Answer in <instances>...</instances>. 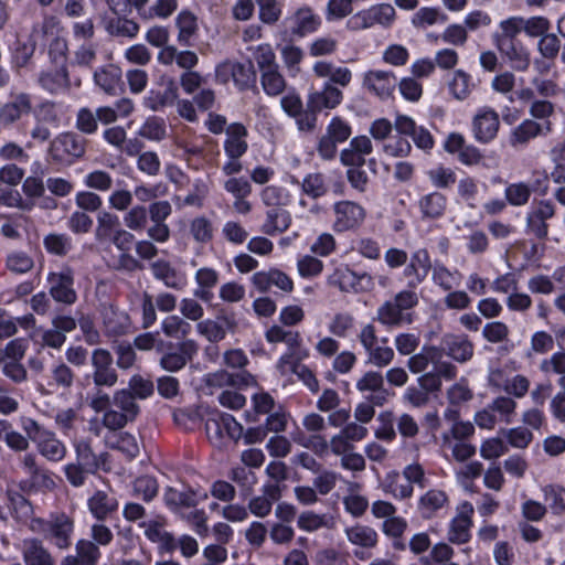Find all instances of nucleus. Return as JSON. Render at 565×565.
Segmentation results:
<instances>
[{"mask_svg": "<svg viewBox=\"0 0 565 565\" xmlns=\"http://www.w3.org/2000/svg\"><path fill=\"white\" fill-rule=\"evenodd\" d=\"M343 99V93L331 83H327L321 90L313 92L309 95L307 106L312 113L322 109H333L338 107Z\"/></svg>", "mask_w": 565, "mask_h": 565, "instance_id": "19", "label": "nucleus"}, {"mask_svg": "<svg viewBox=\"0 0 565 565\" xmlns=\"http://www.w3.org/2000/svg\"><path fill=\"white\" fill-rule=\"evenodd\" d=\"M88 508L90 513L97 520H105L109 514L118 508L116 498L108 495L104 491H97L89 500Z\"/></svg>", "mask_w": 565, "mask_h": 565, "instance_id": "37", "label": "nucleus"}, {"mask_svg": "<svg viewBox=\"0 0 565 565\" xmlns=\"http://www.w3.org/2000/svg\"><path fill=\"white\" fill-rule=\"evenodd\" d=\"M370 279L366 274L358 276L348 266L335 268L332 275L329 276L328 281L330 285L337 286L341 291L349 292L355 290L360 280Z\"/></svg>", "mask_w": 565, "mask_h": 565, "instance_id": "36", "label": "nucleus"}, {"mask_svg": "<svg viewBox=\"0 0 565 565\" xmlns=\"http://www.w3.org/2000/svg\"><path fill=\"white\" fill-rule=\"evenodd\" d=\"M448 356L459 363L469 361L473 355V344L466 337L446 334L441 339L440 348Z\"/></svg>", "mask_w": 565, "mask_h": 565, "instance_id": "21", "label": "nucleus"}, {"mask_svg": "<svg viewBox=\"0 0 565 565\" xmlns=\"http://www.w3.org/2000/svg\"><path fill=\"white\" fill-rule=\"evenodd\" d=\"M94 79L104 92L114 94L120 81V70L113 65L103 67L95 72Z\"/></svg>", "mask_w": 565, "mask_h": 565, "instance_id": "49", "label": "nucleus"}, {"mask_svg": "<svg viewBox=\"0 0 565 565\" xmlns=\"http://www.w3.org/2000/svg\"><path fill=\"white\" fill-rule=\"evenodd\" d=\"M35 444L39 452L50 461H61L66 455V447L52 431H43Z\"/></svg>", "mask_w": 565, "mask_h": 565, "instance_id": "28", "label": "nucleus"}, {"mask_svg": "<svg viewBox=\"0 0 565 565\" xmlns=\"http://www.w3.org/2000/svg\"><path fill=\"white\" fill-rule=\"evenodd\" d=\"M32 110V98L26 93L17 94L12 100L0 106V125L9 127Z\"/></svg>", "mask_w": 565, "mask_h": 565, "instance_id": "13", "label": "nucleus"}, {"mask_svg": "<svg viewBox=\"0 0 565 565\" xmlns=\"http://www.w3.org/2000/svg\"><path fill=\"white\" fill-rule=\"evenodd\" d=\"M265 338L269 343H286L289 348L287 353H292L297 350H303V348H301V338L299 332L285 330L279 326H271L266 331Z\"/></svg>", "mask_w": 565, "mask_h": 565, "instance_id": "42", "label": "nucleus"}, {"mask_svg": "<svg viewBox=\"0 0 565 565\" xmlns=\"http://www.w3.org/2000/svg\"><path fill=\"white\" fill-rule=\"evenodd\" d=\"M555 214V207L550 201H540L527 214L526 224L530 232L537 238H545L548 233L546 221Z\"/></svg>", "mask_w": 565, "mask_h": 565, "instance_id": "16", "label": "nucleus"}, {"mask_svg": "<svg viewBox=\"0 0 565 565\" xmlns=\"http://www.w3.org/2000/svg\"><path fill=\"white\" fill-rule=\"evenodd\" d=\"M439 355L440 350L437 347H424L420 352L411 354L407 367L414 374L423 373Z\"/></svg>", "mask_w": 565, "mask_h": 565, "instance_id": "46", "label": "nucleus"}, {"mask_svg": "<svg viewBox=\"0 0 565 565\" xmlns=\"http://www.w3.org/2000/svg\"><path fill=\"white\" fill-rule=\"evenodd\" d=\"M102 317L104 328L110 335L124 334L129 327L128 316L111 306L103 308Z\"/></svg>", "mask_w": 565, "mask_h": 565, "instance_id": "33", "label": "nucleus"}, {"mask_svg": "<svg viewBox=\"0 0 565 565\" xmlns=\"http://www.w3.org/2000/svg\"><path fill=\"white\" fill-rule=\"evenodd\" d=\"M498 50L516 71H526L530 66V51L518 39L497 43Z\"/></svg>", "mask_w": 565, "mask_h": 565, "instance_id": "22", "label": "nucleus"}, {"mask_svg": "<svg viewBox=\"0 0 565 565\" xmlns=\"http://www.w3.org/2000/svg\"><path fill=\"white\" fill-rule=\"evenodd\" d=\"M475 138L483 143L494 139L500 127L499 115L491 108L484 107L478 110L472 121Z\"/></svg>", "mask_w": 565, "mask_h": 565, "instance_id": "11", "label": "nucleus"}, {"mask_svg": "<svg viewBox=\"0 0 565 565\" xmlns=\"http://www.w3.org/2000/svg\"><path fill=\"white\" fill-rule=\"evenodd\" d=\"M39 84L52 95L67 92L71 88V78L66 65H57L54 70L42 72Z\"/></svg>", "mask_w": 565, "mask_h": 565, "instance_id": "20", "label": "nucleus"}, {"mask_svg": "<svg viewBox=\"0 0 565 565\" xmlns=\"http://www.w3.org/2000/svg\"><path fill=\"white\" fill-rule=\"evenodd\" d=\"M290 214L285 207L269 209L266 212L262 231L267 235H275L285 232L290 226Z\"/></svg>", "mask_w": 565, "mask_h": 565, "instance_id": "31", "label": "nucleus"}, {"mask_svg": "<svg viewBox=\"0 0 565 565\" xmlns=\"http://www.w3.org/2000/svg\"><path fill=\"white\" fill-rule=\"evenodd\" d=\"M35 120L30 136L33 140L45 142L51 136V127L57 128L61 122V116L57 110L56 103L53 100H44L31 110Z\"/></svg>", "mask_w": 565, "mask_h": 565, "instance_id": "4", "label": "nucleus"}, {"mask_svg": "<svg viewBox=\"0 0 565 565\" xmlns=\"http://www.w3.org/2000/svg\"><path fill=\"white\" fill-rule=\"evenodd\" d=\"M236 321L233 316H220L216 320L206 319L198 322L196 331L210 342L223 340L227 332H234Z\"/></svg>", "mask_w": 565, "mask_h": 565, "instance_id": "14", "label": "nucleus"}, {"mask_svg": "<svg viewBox=\"0 0 565 565\" xmlns=\"http://www.w3.org/2000/svg\"><path fill=\"white\" fill-rule=\"evenodd\" d=\"M64 33V28L58 18L45 15L43 20L35 24L32 30V39L36 41H51Z\"/></svg>", "mask_w": 565, "mask_h": 565, "instance_id": "34", "label": "nucleus"}, {"mask_svg": "<svg viewBox=\"0 0 565 565\" xmlns=\"http://www.w3.org/2000/svg\"><path fill=\"white\" fill-rule=\"evenodd\" d=\"M312 71L320 78H329L328 83L334 86L347 87L352 82V72L349 67L337 66L328 61H318Z\"/></svg>", "mask_w": 565, "mask_h": 565, "instance_id": "24", "label": "nucleus"}, {"mask_svg": "<svg viewBox=\"0 0 565 565\" xmlns=\"http://www.w3.org/2000/svg\"><path fill=\"white\" fill-rule=\"evenodd\" d=\"M246 128L241 124H232L226 128L224 150L228 158H241L247 150Z\"/></svg>", "mask_w": 565, "mask_h": 565, "instance_id": "27", "label": "nucleus"}, {"mask_svg": "<svg viewBox=\"0 0 565 565\" xmlns=\"http://www.w3.org/2000/svg\"><path fill=\"white\" fill-rule=\"evenodd\" d=\"M85 153V140L78 135L66 131L55 136L49 146L47 154L56 163H72Z\"/></svg>", "mask_w": 565, "mask_h": 565, "instance_id": "2", "label": "nucleus"}, {"mask_svg": "<svg viewBox=\"0 0 565 565\" xmlns=\"http://www.w3.org/2000/svg\"><path fill=\"white\" fill-rule=\"evenodd\" d=\"M348 540L358 546L372 548L377 544V533L374 529L356 524L345 530Z\"/></svg>", "mask_w": 565, "mask_h": 565, "instance_id": "44", "label": "nucleus"}, {"mask_svg": "<svg viewBox=\"0 0 565 565\" xmlns=\"http://www.w3.org/2000/svg\"><path fill=\"white\" fill-rule=\"evenodd\" d=\"M362 85L379 98L386 99L395 90L396 77L393 72L371 70L363 75Z\"/></svg>", "mask_w": 565, "mask_h": 565, "instance_id": "9", "label": "nucleus"}, {"mask_svg": "<svg viewBox=\"0 0 565 565\" xmlns=\"http://www.w3.org/2000/svg\"><path fill=\"white\" fill-rule=\"evenodd\" d=\"M6 267L13 274H25L34 267V260L24 252H12L6 258Z\"/></svg>", "mask_w": 565, "mask_h": 565, "instance_id": "56", "label": "nucleus"}, {"mask_svg": "<svg viewBox=\"0 0 565 565\" xmlns=\"http://www.w3.org/2000/svg\"><path fill=\"white\" fill-rule=\"evenodd\" d=\"M381 342L382 344L379 342L372 347V349L366 351L367 362L376 367H385L390 365L395 358L394 350L386 345L387 340L382 339Z\"/></svg>", "mask_w": 565, "mask_h": 565, "instance_id": "51", "label": "nucleus"}, {"mask_svg": "<svg viewBox=\"0 0 565 565\" xmlns=\"http://www.w3.org/2000/svg\"><path fill=\"white\" fill-rule=\"evenodd\" d=\"M282 62L291 76L300 73V63L303 58V51L296 45H286L281 50Z\"/></svg>", "mask_w": 565, "mask_h": 565, "instance_id": "61", "label": "nucleus"}, {"mask_svg": "<svg viewBox=\"0 0 565 565\" xmlns=\"http://www.w3.org/2000/svg\"><path fill=\"white\" fill-rule=\"evenodd\" d=\"M93 381L98 387H113L118 381V374L113 367V356L105 349H96L92 354Z\"/></svg>", "mask_w": 565, "mask_h": 565, "instance_id": "7", "label": "nucleus"}, {"mask_svg": "<svg viewBox=\"0 0 565 565\" xmlns=\"http://www.w3.org/2000/svg\"><path fill=\"white\" fill-rule=\"evenodd\" d=\"M161 328L167 337L174 339H183L191 332V324L175 315L164 318Z\"/></svg>", "mask_w": 565, "mask_h": 565, "instance_id": "52", "label": "nucleus"}, {"mask_svg": "<svg viewBox=\"0 0 565 565\" xmlns=\"http://www.w3.org/2000/svg\"><path fill=\"white\" fill-rule=\"evenodd\" d=\"M449 89L456 99H466L471 93L469 75L461 70L456 71L452 79L449 82Z\"/></svg>", "mask_w": 565, "mask_h": 565, "instance_id": "63", "label": "nucleus"}, {"mask_svg": "<svg viewBox=\"0 0 565 565\" xmlns=\"http://www.w3.org/2000/svg\"><path fill=\"white\" fill-rule=\"evenodd\" d=\"M153 276L163 281V284L173 289H181L183 285L182 277L178 271L166 260H157L151 264Z\"/></svg>", "mask_w": 565, "mask_h": 565, "instance_id": "45", "label": "nucleus"}, {"mask_svg": "<svg viewBox=\"0 0 565 565\" xmlns=\"http://www.w3.org/2000/svg\"><path fill=\"white\" fill-rule=\"evenodd\" d=\"M32 527L34 531L41 532L60 550H65L71 545L74 524L66 514L54 515L47 521L34 520Z\"/></svg>", "mask_w": 565, "mask_h": 565, "instance_id": "3", "label": "nucleus"}, {"mask_svg": "<svg viewBox=\"0 0 565 565\" xmlns=\"http://www.w3.org/2000/svg\"><path fill=\"white\" fill-rule=\"evenodd\" d=\"M49 291L57 302L72 305L76 301L77 295L73 288L74 277L71 269L66 268L57 273H50L47 276Z\"/></svg>", "mask_w": 565, "mask_h": 565, "instance_id": "8", "label": "nucleus"}, {"mask_svg": "<svg viewBox=\"0 0 565 565\" xmlns=\"http://www.w3.org/2000/svg\"><path fill=\"white\" fill-rule=\"evenodd\" d=\"M163 500L172 511H181L182 509L196 507L199 495L188 486L175 484L166 488Z\"/></svg>", "mask_w": 565, "mask_h": 565, "instance_id": "18", "label": "nucleus"}, {"mask_svg": "<svg viewBox=\"0 0 565 565\" xmlns=\"http://www.w3.org/2000/svg\"><path fill=\"white\" fill-rule=\"evenodd\" d=\"M430 268V259L426 249H419L412 255L411 263L406 268V275H413L415 280L411 281V286L422 282Z\"/></svg>", "mask_w": 565, "mask_h": 565, "instance_id": "43", "label": "nucleus"}, {"mask_svg": "<svg viewBox=\"0 0 565 565\" xmlns=\"http://www.w3.org/2000/svg\"><path fill=\"white\" fill-rule=\"evenodd\" d=\"M423 217L425 218H439L444 215L447 199L439 192H433L424 195L418 202Z\"/></svg>", "mask_w": 565, "mask_h": 565, "instance_id": "40", "label": "nucleus"}, {"mask_svg": "<svg viewBox=\"0 0 565 565\" xmlns=\"http://www.w3.org/2000/svg\"><path fill=\"white\" fill-rule=\"evenodd\" d=\"M354 318L349 312H337L329 322L328 329L338 338H345L353 329Z\"/></svg>", "mask_w": 565, "mask_h": 565, "instance_id": "57", "label": "nucleus"}, {"mask_svg": "<svg viewBox=\"0 0 565 565\" xmlns=\"http://www.w3.org/2000/svg\"><path fill=\"white\" fill-rule=\"evenodd\" d=\"M105 29L113 36L135 38L139 32V24L126 18H114L106 22Z\"/></svg>", "mask_w": 565, "mask_h": 565, "instance_id": "47", "label": "nucleus"}, {"mask_svg": "<svg viewBox=\"0 0 565 565\" xmlns=\"http://www.w3.org/2000/svg\"><path fill=\"white\" fill-rule=\"evenodd\" d=\"M141 526L145 527V535L148 540L153 543H157L160 548L170 552L175 548V542L166 527L163 521L154 520L149 521L147 523H142Z\"/></svg>", "mask_w": 565, "mask_h": 565, "instance_id": "29", "label": "nucleus"}, {"mask_svg": "<svg viewBox=\"0 0 565 565\" xmlns=\"http://www.w3.org/2000/svg\"><path fill=\"white\" fill-rule=\"evenodd\" d=\"M166 132L164 121L157 117H151L140 127L138 135L149 140L160 141L166 137Z\"/></svg>", "mask_w": 565, "mask_h": 565, "instance_id": "64", "label": "nucleus"}, {"mask_svg": "<svg viewBox=\"0 0 565 565\" xmlns=\"http://www.w3.org/2000/svg\"><path fill=\"white\" fill-rule=\"evenodd\" d=\"M544 500L553 514L561 515L565 513V488L556 484H547L542 489Z\"/></svg>", "mask_w": 565, "mask_h": 565, "instance_id": "53", "label": "nucleus"}, {"mask_svg": "<svg viewBox=\"0 0 565 565\" xmlns=\"http://www.w3.org/2000/svg\"><path fill=\"white\" fill-rule=\"evenodd\" d=\"M23 559L26 565H55L49 551L36 540L24 542Z\"/></svg>", "mask_w": 565, "mask_h": 565, "instance_id": "39", "label": "nucleus"}, {"mask_svg": "<svg viewBox=\"0 0 565 565\" xmlns=\"http://www.w3.org/2000/svg\"><path fill=\"white\" fill-rule=\"evenodd\" d=\"M308 355L309 352L307 349L297 350L292 353H285L279 359L277 369L281 374H287L288 372L295 373L311 392H317L319 390L318 380L311 370L301 364V361L307 359Z\"/></svg>", "mask_w": 565, "mask_h": 565, "instance_id": "6", "label": "nucleus"}, {"mask_svg": "<svg viewBox=\"0 0 565 565\" xmlns=\"http://www.w3.org/2000/svg\"><path fill=\"white\" fill-rule=\"evenodd\" d=\"M361 488L360 483L350 482L348 494L343 498L345 511L355 518L362 516L369 508V500L360 493Z\"/></svg>", "mask_w": 565, "mask_h": 565, "instance_id": "35", "label": "nucleus"}, {"mask_svg": "<svg viewBox=\"0 0 565 565\" xmlns=\"http://www.w3.org/2000/svg\"><path fill=\"white\" fill-rule=\"evenodd\" d=\"M356 390L360 393L373 394L371 401L376 406H382L386 403L388 392L384 387V377L377 371H367L356 381Z\"/></svg>", "mask_w": 565, "mask_h": 565, "instance_id": "17", "label": "nucleus"}, {"mask_svg": "<svg viewBox=\"0 0 565 565\" xmlns=\"http://www.w3.org/2000/svg\"><path fill=\"white\" fill-rule=\"evenodd\" d=\"M75 552L76 555L65 556L61 565H96L100 558L99 547L90 540L77 541Z\"/></svg>", "mask_w": 565, "mask_h": 565, "instance_id": "25", "label": "nucleus"}, {"mask_svg": "<svg viewBox=\"0 0 565 565\" xmlns=\"http://www.w3.org/2000/svg\"><path fill=\"white\" fill-rule=\"evenodd\" d=\"M394 127L399 135L411 136L414 143L419 149L428 151L434 147L431 134L423 126H417L411 117L397 115Z\"/></svg>", "mask_w": 565, "mask_h": 565, "instance_id": "12", "label": "nucleus"}, {"mask_svg": "<svg viewBox=\"0 0 565 565\" xmlns=\"http://www.w3.org/2000/svg\"><path fill=\"white\" fill-rule=\"evenodd\" d=\"M253 382L252 375L247 373L231 374L224 370L216 371L206 376L205 383L210 387H241Z\"/></svg>", "mask_w": 565, "mask_h": 565, "instance_id": "32", "label": "nucleus"}, {"mask_svg": "<svg viewBox=\"0 0 565 565\" xmlns=\"http://www.w3.org/2000/svg\"><path fill=\"white\" fill-rule=\"evenodd\" d=\"M262 201L269 209L285 207L289 202L288 193L285 189L277 185L266 186L262 191Z\"/></svg>", "mask_w": 565, "mask_h": 565, "instance_id": "58", "label": "nucleus"}, {"mask_svg": "<svg viewBox=\"0 0 565 565\" xmlns=\"http://www.w3.org/2000/svg\"><path fill=\"white\" fill-rule=\"evenodd\" d=\"M289 21L291 22V33L298 36L312 33L320 25L319 17L309 7L299 8Z\"/></svg>", "mask_w": 565, "mask_h": 565, "instance_id": "26", "label": "nucleus"}, {"mask_svg": "<svg viewBox=\"0 0 565 565\" xmlns=\"http://www.w3.org/2000/svg\"><path fill=\"white\" fill-rule=\"evenodd\" d=\"M372 19V25L380 24L382 26H390L396 17L394 7L390 3H380L369 8Z\"/></svg>", "mask_w": 565, "mask_h": 565, "instance_id": "60", "label": "nucleus"}, {"mask_svg": "<svg viewBox=\"0 0 565 565\" xmlns=\"http://www.w3.org/2000/svg\"><path fill=\"white\" fill-rule=\"evenodd\" d=\"M448 502L447 494L437 489L428 490L418 502V509L423 518H433Z\"/></svg>", "mask_w": 565, "mask_h": 565, "instance_id": "38", "label": "nucleus"}, {"mask_svg": "<svg viewBox=\"0 0 565 565\" xmlns=\"http://www.w3.org/2000/svg\"><path fill=\"white\" fill-rule=\"evenodd\" d=\"M418 303V296L412 290H402L391 300L382 303L376 311V320L388 328L411 324L413 315L408 312Z\"/></svg>", "mask_w": 565, "mask_h": 565, "instance_id": "1", "label": "nucleus"}, {"mask_svg": "<svg viewBox=\"0 0 565 565\" xmlns=\"http://www.w3.org/2000/svg\"><path fill=\"white\" fill-rule=\"evenodd\" d=\"M262 85L264 90L273 96L281 94L286 87L285 79L279 73L278 67H271L262 72Z\"/></svg>", "mask_w": 565, "mask_h": 565, "instance_id": "55", "label": "nucleus"}, {"mask_svg": "<svg viewBox=\"0 0 565 565\" xmlns=\"http://www.w3.org/2000/svg\"><path fill=\"white\" fill-rule=\"evenodd\" d=\"M20 487L23 491H52L56 483L47 470L38 467L20 482Z\"/></svg>", "mask_w": 565, "mask_h": 565, "instance_id": "41", "label": "nucleus"}, {"mask_svg": "<svg viewBox=\"0 0 565 565\" xmlns=\"http://www.w3.org/2000/svg\"><path fill=\"white\" fill-rule=\"evenodd\" d=\"M195 280L198 288L194 290V296L205 302L211 301L213 298L212 289L218 282L217 271L209 267L200 268L195 274Z\"/></svg>", "mask_w": 565, "mask_h": 565, "instance_id": "30", "label": "nucleus"}, {"mask_svg": "<svg viewBox=\"0 0 565 565\" xmlns=\"http://www.w3.org/2000/svg\"><path fill=\"white\" fill-rule=\"evenodd\" d=\"M215 77L218 82L226 84L231 79L239 89H246L254 85L256 72L250 61L241 63L235 61H225L217 65Z\"/></svg>", "mask_w": 565, "mask_h": 565, "instance_id": "5", "label": "nucleus"}, {"mask_svg": "<svg viewBox=\"0 0 565 565\" xmlns=\"http://www.w3.org/2000/svg\"><path fill=\"white\" fill-rule=\"evenodd\" d=\"M334 228L339 232L358 227L365 218L364 209L350 201L338 202L334 205Z\"/></svg>", "mask_w": 565, "mask_h": 565, "instance_id": "10", "label": "nucleus"}, {"mask_svg": "<svg viewBox=\"0 0 565 565\" xmlns=\"http://www.w3.org/2000/svg\"><path fill=\"white\" fill-rule=\"evenodd\" d=\"M76 462L84 466V469L96 472L100 466L99 458L93 452L88 441L78 440L75 444Z\"/></svg>", "mask_w": 565, "mask_h": 565, "instance_id": "54", "label": "nucleus"}, {"mask_svg": "<svg viewBox=\"0 0 565 565\" xmlns=\"http://www.w3.org/2000/svg\"><path fill=\"white\" fill-rule=\"evenodd\" d=\"M551 131V122L540 124L532 119L523 120L510 136V145L514 148L526 145L531 139Z\"/></svg>", "mask_w": 565, "mask_h": 565, "instance_id": "23", "label": "nucleus"}, {"mask_svg": "<svg viewBox=\"0 0 565 565\" xmlns=\"http://www.w3.org/2000/svg\"><path fill=\"white\" fill-rule=\"evenodd\" d=\"M386 492L398 499H407L413 494V486L402 479L398 473H391L387 476V483L385 486Z\"/></svg>", "mask_w": 565, "mask_h": 565, "instance_id": "62", "label": "nucleus"}, {"mask_svg": "<svg viewBox=\"0 0 565 565\" xmlns=\"http://www.w3.org/2000/svg\"><path fill=\"white\" fill-rule=\"evenodd\" d=\"M177 26L179 30L178 41L184 45H188L190 39L198 31V19L190 11H181L177 18Z\"/></svg>", "mask_w": 565, "mask_h": 565, "instance_id": "50", "label": "nucleus"}, {"mask_svg": "<svg viewBox=\"0 0 565 565\" xmlns=\"http://www.w3.org/2000/svg\"><path fill=\"white\" fill-rule=\"evenodd\" d=\"M74 372L65 363H58L51 370V385H54L58 390H70L74 383Z\"/></svg>", "mask_w": 565, "mask_h": 565, "instance_id": "59", "label": "nucleus"}, {"mask_svg": "<svg viewBox=\"0 0 565 565\" xmlns=\"http://www.w3.org/2000/svg\"><path fill=\"white\" fill-rule=\"evenodd\" d=\"M473 507L469 502H463L458 507V513L450 524L448 539L451 543L462 544L470 537V527L472 525L471 516Z\"/></svg>", "mask_w": 565, "mask_h": 565, "instance_id": "15", "label": "nucleus"}, {"mask_svg": "<svg viewBox=\"0 0 565 565\" xmlns=\"http://www.w3.org/2000/svg\"><path fill=\"white\" fill-rule=\"evenodd\" d=\"M113 404L118 411L127 415L131 422L139 413V406L136 403V398L128 390L122 388L116 391L113 395Z\"/></svg>", "mask_w": 565, "mask_h": 565, "instance_id": "48", "label": "nucleus"}]
</instances>
